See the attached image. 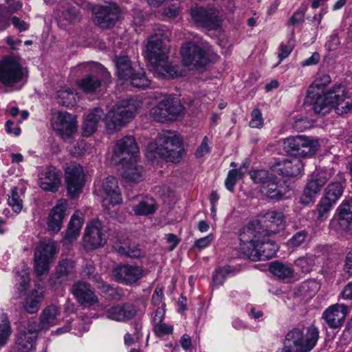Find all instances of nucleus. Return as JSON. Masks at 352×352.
<instances>
[{
  "mask_svg": "<svg viewBox=\"0 0 352 352\" xmlns=\"http://www.w3.org/2000/svg\"><path fill=\"white\" fill-rule=\"evenodd\" d=\"M184 153L182 140L171 132L160 134L154 142L147 145L146 149V156L150 160L162 158L171 162H178Z\"/></svg>",
  "mask_w": 352,
  "mask_h": 352,
  "instance_id": "obj_2",
  "label": "nucleus"
},
{
  "mask_svg": "<svg viewBox=\"0 0 352 352\" xmlns=\"http://www.w3.org/2000/svg\"><path fill=\"white\" fill-rule=\"evenodd\" d=\"M133 210L136 215H148L156 210L155 202L152 198H145L137 205L132 206Z\"/></svg>",
  "mask_w": 352,
  "mask_h": 352,
  "instance_id": "obj_42",
  "label": "nucleus"
},
{
  "mask_svg": "<svg viewBox=\"0 0 352 352\" xmlns=\"http://www.w3.org/2000/svg\"><path fill=\"white\" fill-rule=\"evenodd\" d=\"M65 182L68 194L74 198L83 186L84 175L82 166L76 164H70L65 170Z\"/></svg>",
  "mask_w": 352,
  "mask_h": 352,
  "instance_id": "obj_22",
  "label": "nucleus"
},
{
  "mask_svg": "<svg viewBox=\"0 0 352 352\" xmlns=\"http://www.w3.org/2000/svg\"><path fill=\"white\" fill-rule=\"evenodd\" d=\"M59 311L58 307L54 305L45 307L40 316V327L48 329L50 327L57 324V316Z\"/></svg>",
  "mask_w": 352,
  "mask_h": 352,
  "instance_id": "obj_38",
  "label": "nucleus"
},
{
  "mask_svg": "<svg viewBox=\"0 0 352 352\" xmlns=\"http://www.w3.org/2000/svg\"><path fill=\"white\" fill-rule=\"evenodd\" d=\"M331 89L323 94L318 91L307 90V94L305 98V103L312 106V109L316 114L324 116L330 112L333 108V100L330 99Z\"/></svg>",
  "mask_w": 352,
  "mask_h": 352,
  "instance_id": "obj_20",
  "label": "nucleus"
},
{
  "mask_svg": "<svg viewBox=\"0 0 352 352\" xmlns=\"http://www.w3.org/2000/svg\"><path fill=\"white\" fill-rule=\"evenodd\" d=\"M123 164L122 176L129 182H140L144 177V169L137 158L129 161H121Z\"/></svg>",
  "mask_w": 352,
  "mask_h": 352,
  "instance_id": "obj_32",
  "label": "nucleus"
},
{
  "mask_svg": "<svg viewBox=\"0 0 352 352\" xmlns=\"http://www.w3.org/2000/svg\"><path fill=\"white\" fill-rule=\"evenodd\" d=\"M115 250L121 255H126L130 258H140L143 256V252L136 246H123L115 245Z\"/></svg>",
  "mask_w": 352,
  "mask_h": 352,
  "instance_id": "obj_49",
  "label": "nucleus"
},
{
  "mask_svg": "<svg viewBox=\"0 0 352 352\" xmlns=\"http://www.w3.org/2000/svg\"><path fill=\"white\" fill-rule=\"evenodd\" d=\"M28 76V70L18 55H8L0 60V83L12 87Z\"/></svg>",
  "mask_w": 352,
  "mask_h": 352,
  "instance_id": "obj_6",
  "label": "nucleus"
},
{
  "mask_svg": "<svg viewBox=\"0 0 352 352\" xmlns=\"http://www.w3.org/2000/svg\"><path fill=\"white\" fill-rule=\"evenodd\" d=\"M43 300V289H33L25 298L23 307L28 314H36L39 310Z\"/></svg>",
  "mask_w": 352,
  "mask_h": 352,
  "instance_id": "obj_35",
  "label": "nucleus"
},
{
  "mask_svg": "<svg viewBox=\"0 0 352 352\" xmlns=\"http://www.w3.org/2000/svg\"><path fill=\"white\" fill-rule=\"evenodd\" d=\"M10 16L8 8L0 5V31L4 30L9 27Z\"/></svg>",
  "mask_w": 352,
  "mask_h": 352,
  "instance_id": "obj_54",
  "label": "nucleus"
},
{
  "mask_svg": "<svg viewBox=\"0 0 352 352\" xmlns=\"http://www.w3.org/2000/svg\"><path fill=\"white\" fill-rule=\"evenodd\" d=\"M333 205V204L322 198L317 206L316 210L314 212L316 215V220L319 222L326 220Z\"/></svg>",
  "mask_w": 352,
  "mask_h": 352,
  "instance_id": "obj_47",
  "label": "nucleus"
},
{
  "mask_svg": "<svg viewBox=\"0 0 352 352\" xmlns=\"http://www.w3.org/2000/svg\"><path fill=\"white\" fill-rule=\"evenodd\" d=\"M307 236V232L301 230L296 232L287 242V244L292 247L300 246Z\"/></svg>",
  "mask_w": 352,
  "mask_h": 352,
  "instance_id": "obj_55",
  "label": "nucleus"
},
{
  "mask_svg": "<svg viewBox=\"0 0 352 352\" xmlns=\"http://www.w3.org/2000/svg\"><path fill=\"white\" fill-rule=\"evenodd\" d=\"M331 77L328 74H323L317 78L308 89H312V91H318L322 90L331 82Z\"/></svg>",
  "mask_w": 352,
  "mask_h": 352,
  "instance_id": "obj_51",
  "label": "nucleus"
},
{
  "mask_svg": "<svg viewBox=\"0 0 352 352\" xmlns=\"http://www.w3.org/2000/svg\"><path fill=\"white\" fill-rule=\"evenodd\" d=\"M102 224L99 220H94L87 225L83 236L84 246L92 250L103 246L106 239L102 232Z\"/></svg>",
  "mask_w": 352,
  "mask_h": 352,
  "instance_id": "obj_21",
  "label": "nucleus"
},
{
  "mask_svg": "<svg viewBox=\"0 0 352 352\" xmlns=\"http://www.w3.org/2000/svg\"><path fill=\"white\" fill-rule=\"evenodd\" d=\"M331 176L330 171L327 170L314 171L303 190L300 202L304 205L312 203L316 195L320 191Z\"/></svg>",
  "mask_w": 352,
  "mask_h": 352,
  "instance_id": "obj_16",
  "label": "nucleus"
},
{
  "mask_svg": "<svg viewBox=\"0 0 352 352\" xmlns=\"http://www.w3.org/2000/svg\"><path fill=\"white\" fill-rule=\"evenodd\" d=\"M12 328L8 317L6 314L0 315V349L4 346L10 339Z\"/></svg>",
  "mask_w": 352,
  "mask_h": 352,
  "instance_id": "obj_45",
  "label": "nucleus"
},
{
  "mask_svg": "<svg viewBox=\"0 0 352 352\" xmlns=\"http://www.w3.org/2000/svg\"><path fill=\"white\" fill-rule=\"evenodd\" d=\"M318 146L317 140L305 135L289 136L283 142V148L285 152L299 159L314 155Z\"/></svg>",
  "mask_w": 352,
  "mask_h": 352,
  "instance_id": "obj_11",
  "label": "nucleus"
},
{
  "mask_svg": "<svg viewBox=\"0 0 352 352\" xmlns=\"http://www.w3.org/2000/svg\"><path fill=\"white\" fill-rule=\"evenodd\" d=\"M344 270L346 273L352 275V250L346 254Z\"/></svg>",
  "mask_w": 352,
  "mask_h": 352,
  "instance_id": "obj_64",
  "label": "nucleus"
},
{
  "mask_svg": "<svg viewBox=\"0 0 352 352\" xmlns=\"http://www.w3.org/2000/svg\"><path fill=\"white\" fill-rule=\"evenodd\" d=\"M139 148L135 139L132 135H126L119 140L115 146L113 155L119 159V161H125L136 157Z\"/></svg>",
  "mask_w": 352,
  "mask_h": 352,
  "instance_id": "obj_24",
  "label": "nucleus"
},
{
  "mask_svg": "<svg viewBox=\"0 0 352 352\" xmlns=\"http://www.w3.org/2000/svg\"><path fill=\"white\" fill-rule=\"evenodd\" d=\"M153 331L157 336H164L166 335L171 334L173 331V327L168 326L165 323L160 322L154 324Z\"/></svg>",
  "mask_w": 352,
  "mask_h": 352,
  "instance_id": "obj_57",
  "label": "nucleus"
},
{
  "mask_svg": "<svg viewBox=\"0 0 352 352\" xmlns=\"http://www.w3.org/2000/svg\"><path fill=\"white\" fill-rule=\"evenodd\" d=\"M269 270L272 274L280 279L291 278L294 274V270L291 265L280 261L272 263Z\"/></svg>",
  "mask_w": 352,
  "mask_h": 352,
  "instance_id": "obj_41",
  "label": "nucleus"
},
{
  "mask_svg": "<svg viewBox=\"0 0 352 352\" xmlns=\"http://www.w3.org/2000/svg\"><path fill=\"white\" fill-rule=\"evenodd\" d=\"M305 14L302 11L296 12L290 18L289 23L292 25H296L302 23L304 21Z\"/></svg>",
  "mask_w": 352,
  "mask_h": 352,
  "instance_id": "obj_63",
  "label": "nucleus"
},
{
  "mask_svg": "<svg viewBox=\"0 0 352 352\" xmlns=\"http://www.w3.org/2000/svg\"><path fill=\"white\" fill-rule=\"evenodd\" d=\"M170 32L158 30L148 38L145 57L154 73L166 78H176L182 74L179 67L168 62Z\"/></svg>",
  "mask_w": 352,
  "mask_h": 352,
  "instance_id": "obj_1",
  "label": "nucleus"
},
{
  "mask_svg": "<svg viewBox=\"0 0 352 352\" xmlns=\"http://www.w3.org/2000/svg\"><path fill=\"white\" fill-rule=\"evenodd\" d=\"M35 338L26 334L24 330L18 331L15 344L18 352H31L34 349Z\"/></svg>",
  "mask_w": 352,
  "mask_h": 352,
  "instance_id": "obj_40",
  "label": "nucleus"
},
{
  "mask_svg": "<svg viewBox=\"0 0 352 352\" xmlns=\"http://www.w3.org/2000/svg\"><path fill=\"white\" fill-rule=\"evenodd\" d=\"M8 204L15 213L19 214L21 212L23 209V200L16 188L11 190L10 195H8Z\"/></svg>",
  "mask_w": 352,
  "mask_h": 352,
  "instance_id": "obj_48",
  "label": "nucleus"
},
{
  "mask_svg": "<svg viewBox=\"0 0 352 352\" xmlns=\"http://www.w3.org/2000/svg\"><path fill=\"white\" fill-rule=\"evenodd\" d=\"M102 188L106 195V197L102 200L104 206H106L107 202H109L112 206L122 203V194L116 178L112 176L105 178L102 182Z\"/></svg>",
  "mask_w": 352,
  "mask_h": 352,
  "instance_id": "obj_27",
  "label": "nucleus"
},
{
  "mask_svg": "<svg viewBox=\"0 0 352 352\" xmlns=\"http://www.w3.org/2000/svg\"><path fill=\"white\" fill-rule=\"evenodd\" d=\"M114 61L120 80L129 81L133 87L140 89L151 87V80L145 75L143 69L136 70L133 67L128 56H116Z\"/></svg>",
  "mask_w": 352,
  "mask_h": 352,
  "instance_id": "obj_10",
  "label": "nucleus"
},
{
  "mask_svg": "<svg viewBox=\"0 0 352 352\" xmlns=\"http://www.w3.org/2000/svg\"><path fill=\"white\" fill-rule=\"evenodd\" d=\"M214 240V235L210 234L206 236L200 238L195 241L194 246L199 249H204L208 247Z\"/></svg>",
  "mask_w": 352,
  "mask_h": 352,
  "instance_id": "obj_60",
  "label": "nucleus"
},
{
  "mask_svg": "<svg viewBox=\"0 0 352 352\" xmlns=\"http://www.w3.org/2000/svg\"><path fill=\"white\" fill-rule=\"evenodd\" d=\"M209 140L207 136L203 138L201 144L197 148L195 155L197 158H201L210 151V148L208 144Z\"/></svg>",
  "mask_w": 352,
  "mask_h": 352,
  "instance_id": "obj_59",
  "label": "nucleus"
},
{
  "mask_svg": "<svg viewBox=\"0 0 352 352\" xmlns=\"http://www.w3.org/2000/svg\"><path fill=\"white\" fill-rule=\"evenodd\" d=\"M179 8V1L177 0L173 1L172 3H169L164 8L163 14L169 18H175L180 12Z\"/></svg>",
  "mask_w": 352,
  "mask_h": 352,
  "instance_id": "obj_52",
  "label": "nucleus"
},
{
  "mask_svg": "<svg viewBox=\"0 0 352 352\" xmlns=\"http://www.w3.org/2000/svg\"><path fill=\"white\" fill-rule=\"evenodd\" d=\"M228 273L229 270L226 267L217 269L212 276L213 283L217 285H222Z\"/></svg>",
  "mask_w": 352,
  "mask_h": 352,
  "instance_id": "obj_56",
  "label": "nucleus"
},
{
  "mask_svg": "<svg viewBox=\"0 0 352 352\" xmlns=\"http://www.w3.org/2000/svg\"><path fill=\"white\" fill-rule=\"evenodd\" d=\"M183 111L180 102L173 98H165L151 109V116L156 120L165 122L173 120Z\"/></svg>",
  "mask_w": 352,
  "mask_h": 352,
  "instance_id": "obj_15",
  "label": "nucleus"
},
{
  "mask_svg": "<svg viewBox=\"0 0 352 352\" xmlns=\"http://www.w3.org/2000/svg\"><path fill=\"white\" fill-rule=\"evenodd\" d=\"M147 273L142 267L136 265H120L113 270V276L118 283L131 285L136 283Z\"/></svg>",
  "mask_w": 352,
  "mask_h": 352,
  "instance_id": "obj_18",
  "label": "nucleus"
},
{
  "mask_svg": "<svg viewBox=\"0 0 352 352\" xmlns=\"http://www.w3.org/2000/svg\"><path fill=\"white\" fill-rule=\"evenodd\" d=\"M343 189L340 182H331L327 186L322 198L335 204L342 195Z\"/></svg>",
  "mask_w": 352,
  "mask_h": 352,
  "instance_id": "obj_43",
  "label": "nucleus"
},
{
  "mask_svg": "<svg viewBox=\"0 0 352 352\" xmlns=\"http://www.w3.org/2000/svg\"><path fill=\"white\" fill-rule=\"evenodd\" d=\"M136 314L137 309L131 304L112 306L105 311V316L107 318L119 322L130 320Z\"/></svg>",
  "mask_w": 352,
  "mask_h": 352,
  "instance_id": "obj_30",
  "label": "nucleus"
},
{
  "mask_svg": "<svg viewBox=\"0 0 352 352\" xmlns=\"http://www.w3.org/2000/svg\"><path fill=\"white\" fill-rule=\"evenodd\" d=\"M23 330H24L29 336L36 339L38 331L44 330V329L40 327V322L37 323L35 320H30L27 322L25 325H21L19 327V331Z\"/></svg>",
  "mask_w": 352,
  "mask_h": 352,
  "instance_id": "obj_50",
  "label": "nucleus"
},
{
  "mask_svg": "<svg viewBox=\"0 0 352 352\" xmlns=\"http://www.w3.org/2000/svg\"><path fill=\"white\" fill-rule=\"evenodd\" d=\"M276 164L279 166L278 171L282 175L290 177L299 175L304 168L302 160L295 157L283 159L278 162Z\"/></svg>",
  "mask_w": 352,
  "mask_h": 352,
  "instance_id": "obj_33",
  "label": "nucleus"
},
{
  "mask_svg": "<svg viewBox=\"0 0 352 352\" xmlns=\"http://www.w3.org/2000/svg\"><path fill=\"white\" fill-rule=\"evenodd\" d=\"M243 168L246 169L244 164L241 166L239 169H232L228 172L225 185L226 188L230 192H233L236 182L243 177L244 174Z\"/></svg>",
  "mask_w": 352,
  "mask_h": 352,
  "instance_id": "obj_46",
  "label": "nucleus"
},
{
  "mask_svg": "<svg viewBox=\"0 0 352 352\" xmlns=\"http://www.w3.org/2000/svg\"><path fill=\"white\" fill-rule=\"evenodd\" d=\"M61 172L54 166L45 168L38 177V185L45 191L55 192L61 184Z\"/></svg>",
  "mask_w": 352,
  "mask_h": 352,
  "instance_id": "obj_25",
  "label": "nucleus"
},
{
  "mask_svg": "<svg viewBox=\"0 0 352 352\" xmlns=\"http://www.w3.org/2000/svg\"><path fill=\"white\" fill-rule=\"evenodd\" d=\"M75 262L69 258L62 259L56 268V274L50 278L52 284L61 283L66 277L74 272Z\"/></svg>",
  "mask_w": 352,
  "mask_h": 352,
  "instance_id": "obj_36",
  "label": "nucleus"
},
{
  "mask_svg": "<svg viewBox=\"0 0 352 352\" xmlns=\"http://www.w3.org/2000/svg\"><path fill=\"white\" fill-rule=\"evenodd\" d=\"M338 218L331 221V224L336 223L340 230L347 231L352 228V197L345 199L337 209Z\"/></svg>",
  "mask_w": 352,
  "mask_h": 352,
  "instance_id": "obj_29",
  "label": "nucleus"
},
{
  "mask_svg": "<svg viewBox=\"0 0 352 352\" xmlns=\"http://www.w3.org/2000/svg\"><path fill=\"white\" fill-rule=\"evenodd\" d=\"M180 53L184 65L191 69L203 67L208 62L206 51L193 42L184 43Z\"/></svg>",
  "mask_w": 352,
  "mask_h": 352,
  "instance_id": "obj_14",
  "label": "nucleus"
},
{
  "mask_svg": "<svg viewBox=\"0 0 352 352\" xmlns=\"http://www.w3.org/2000/svg\"><path fill=\"white\" fill-rule=\"evenodd\" d=\"M192 20L198 25L210 30L217 28L221 22V15L214 7H195L190 9Z\"/></svg>",
  "mask_w": 352,
  "mask_h": 352,
  "instance_id": "obj_17",
  "label": "nucleus"
},
{
  "mask_svg": "<svg viewBox=\"0 0 352 352\" xmlns=\"http://www.w3.org/2000/svg\"><path fill=\"white\" fill-rule=\"evenodd\" d=\"M56 252L55 242L52 240L41 241L34 251V270L37 276L49 272V265Z\"/></svg>",
  "mask_w": 352,
  "mask_h": 352,
  "instance_id": "obj_12",
  "label": "nucleus"
},
{
  "mask_svg": "<svg viewBox=\"0 0 352 352\" xmlns=\"http://www.w3.org/2000/svg\"><path fill=\"white\" fill-rule=\"evenodd\" d=\"M250 175L254 183L259 185L261 194L269 199L279 200L287 192L286 188L277 177L267 170H253Z\"/></svg>",
  "mask_w": 352,
  "mask_h": 352,
  "instance_id": "obj_9",
  "label": "nucleus"
},
{
  "mask_svg": "<svg viewBox=\"0 0 352 352\" xmlns=\"http://www.w3.org/2000/svg\"><path fill=\"white\" fill-rule=\"evenodd\" d=\"M57 102L65 107L73 106L76 102V94L74 89L62 87L57 91Z\"/></svg>",
  "mask_w": 352,
  "mask_h": 352,
  "instance_id": "obj_44",
  "label": "nucleus"
},
{
  "mask_svg": "<svg viewBox=\"0 0 352 352\" xmlns=\"http://www.w3.org/2000/svg\"><path fill=\"white\" fill-rule=\"evenodd\" d=\"M240 241L241 250L252 261L269 260L275 256L278 250V245L269 236Z\"/></svg>",
  "mask_w": 352,
  "mask_h": 352,
  "instance_id": "obj_5",
  "label": "nucleus"
},
{
  "mask_svg": "<svg viewBox=\"0 0 352 352\" xmlns=\"http://www.w3.org/2000/svg\"><path fill=\"white\" fill-rule=\"evenodd\" d=\"M61 16L65 21L73 23L78 19V11L74 7H69L63 11Z\"/></svg>",
  "mask_w": 352,
  "mask_h": 352,
  "instance_id": "obj_58",
  "label": "nucleus"
},
{
  "mask_svg": "<svg viewBox=\"0 0 352 352\" xmlns=\"http://www.w3.org/2000/svg\"><path fill=\"white\" fill-rule=\"evenodd\" d=\"M318 339L319 330L314 325L294 327L286 333L281 352H310Z\"/></svg>",
  "mask_w": 352,
  "mask_h": 352,
  "instance_id": "obj_4",
  "label": "nucleus"
},
{
  "mask_svg": "<svg viewBox=\"0 0 352 352\" xmlns=\"http://www.w3.org/2000/svg\"><path fill=\"white\" fill-rule=\"evenodd\" d=\"M11 21L14 28L20 32L26 31L30 27L29 23L17 16H13Z\"/></svg>",
  "mask_w": 352,
  "mask_h": 352,
  "instance_id": "obj_61",
  "label": "nucleus"
},
{
  "mask_svg": "<svg viewBox=\"0 0 352 352\" xmlns=\"http://www.w3.org/2000/svg\"><path fill=\"white\" fill-rule=\"evenodd\" d=\"M285 217L281 212L269 211L259 219L244 226L239 234L240 241H247L255 237L265 238L284 229Z\"/></svg>",
  "mask_w": 352,
  "mask_h": 352,
  "instance_id": "obj_3",
  "label": "nucleus"
},
{
  "mask_svg": "<svg viewBox=\"0 0 352 352\" xmlns=\"http://www.w3.org/2000/svg\"><path fill=\"white\" fill-rule=\"evenodd\" d=\"M94 23L103 30L110 29L115 26L119 20L120 9L114 2L110 1L105 5L97 6L94 8Z\"/></svg>",
  "mask_w": 352,
  "mask_h": 352,
  "instance_id": "obj_13",
  "label": "nucleus"
},
{
  "mask_svg": "<svg viewBox=\"0 0 352 352\" xmlns=\"http://www.w3.org/2000/svg\"><path fill=\"white\" fill-rule=\"evenodd\" d=\"M346 90L342 85H335L331 88L330 99L333 100V108L336 113L343 115L352 110V98L346 96Z\"/></svg>",
  "mask_w": 352,
  "mask_h": 352,
  "instance_id": "obj_23",
  "label": "nucleus"
},
{
  "mask_svg": "<svg viewBox=\"0 0 352 352\" xmlns=\"http://www.w3.org/2000/svg\"><path fill=\"white\" fill-rule=\"evenodd\" d=\"M84 274L87 276L89 279L97 284V287L100 289L102 292H111V295L116 292L115 289H113L109 285L106 284L103 282L101 276L96 272L95 266L92 263H87L83 270Z\"/></svg>",
  "mask_w": 352,
  "mask_h": 352,
  "instance_id": "obj_37",
  "label": "nucleus"
},
{
  "mask_svg": "<svg viewBox=\"0 0 352 352\" xmlns=\"http://www.w3.org/2000/svg\"><path fill=\"white\" fill-rule=\"evenodd\" d=\"M72 292L78 303L87 306H93L98 303L99 300L89 283L78 281L72 287Z\"/></svg>",
  "mask_w": 352,
  "mask_h": 352,
  "instance_id": "obj_26",
  "label": "nucleus"
},
{
  "mask_svg": "<svg viewBox=\"0 0 352 352\" xmlns=\"http://www.w3.org/2000/svg\"><path fill=\"white\" fill-rule=\"evenodd\" d=\"M263 124L262 113L258 109H254L251 113L249 125L252 128H261Z\"/></svg>",
  "mask_w": 352,
  "mask_h": 352,
  "instance_id": "obj_53",
  "label": "nucleus"
},
{
  "mask_svg": "<svg viewBox=\"0 0 352 352\" xmlns=\"http://www.w3.org/2000/svg\"><path fill=\"white\" fill-rule=\"evenodd\" d=\"M52 126L63 140H67L77 130L76 116L67 112L60 111L52 118Z\"/></svg>",
  "mask_w": 352,
  "mask_h": 352,
  "instance_id": "obj_19",
  "label": "nucleus"
},
{
  "mask_svg": "<svg viewBox=\"0 0 352 352\" xmlns=\"http://www.w3.org/2000/svg\"><path fill=\"white\" fill-rule=\"evenodd\" d=\"M67 208V202L65 199H61L58 201L47 218L49 230L58 232L60 230Z\"/></svg>",
  "mask_w": 352,
  "mask_h": 352,
  "instance_id": "obj_31",
  "label": "nucleus"
},
{
  "mask_svg": "<svg viewBox=\"0 0 352 352\" xmlns=\"http://www.w3.org/2000/svg\"><path fill=\"white\" fill-rule=\"evenodd\" d=\"M142 102L137 100L122 101L116 104L106 116V126L108 131L113 132L123 126L134 118L141 108Z\"/></svg>",
  "mask_w": 352,
  "mask_h": 352,
  "instance_id": "obj_7",
  "label": "nucleus"
},
{
  "mask_svg": "<svg viewBox=\"0 0 352 352\" xmlns=\"http://www.w3.org/2000/svg\"><path fill=\"white\" fill-rule=\"evenodd\" d=\"M83 219L78 212H75L71 217L65 233V241L71 243L77 239L79 236Z\"/></svg>",
  "mask_w": 352,
  "mask_h": 352,
  "instance_id": "obj_39",
  "label": "nucleus"
},
{
  "mask_svg": "<svg viewBox=\"0 0 352 352\" xmlns=\"http://www.w3.org/2000/svg\"><path fill=\"white\" fill-rule=\"evenodd\" d=\"M347 307L344 305L336 304L330 306L323 313L322 317L329 327L336 329L340 327L346 318Z\"/></svg>",
  "mask_w": 352,
  "mask_h": 352,
  "instance_id": "obj_28",
  "label": "nucleus"
},
{
  "mask_svg": "<svg viewBox=\"0 0 352 352\" xmlns=\"http://www.w3.org/2000/svg\"><path fill=\"white\" fill-rule=\"evenodd\" d=\"M81 67L89 72L78 81V87L87 94L99 91L103 85L110 82V73L102 65L97 63H85Z\"/></svg>",
  "mask_w": 352,
  "mask_h": 352,
  "instance_id": "obj_8",
  "label": "nucleus"
},
{
  "mask_svg": "<svg viewBox=\"0 0 352 352\" xmlns=\"http://www.w3.org/2000/svg\"><path fill=\"white\" fill-rule=\"evenodd\" d=\"M319 59H320L319 54L317 52H314L309 58L304 60L301 63V65L303 67H306V66L316 65L318 63Z\"/></svg>",
  "mask_w": 352,
  "mask_h": 352,
  "instance_id": "obj_62",
  "label": "nucleus"
},
{
  "mask_svg": "<svg viewBox=\"0 0 352 352\" xmlns=\"http://www.w3.org/2000/svg\"><path fill=\"white\" fill-rule=\"evenodd\" d=\"M104 116V111L100 107H96L87 114L82 124V134L89 137L96 132L99 122Z\"/></svg>",
  "mask_w": 352,
  "mask_h": 352,
  "instance_id": "obj_34",
  "label": "nucleus"
}]
</instances>
